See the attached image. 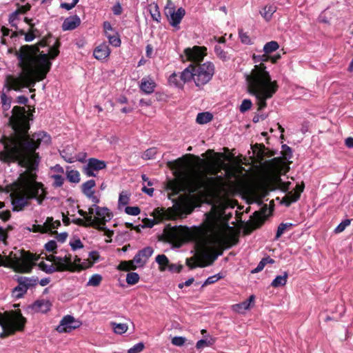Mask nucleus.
Returning <instances> with one entry per match:
<instances>
[{"label":"nucleus","instance_id":"obj_1","mask_svg":"<svg viewBox=\"0 0 353 353\" xmlns=\"http://www.w3.org/2000/svg\"><path fill=\"white\" fill-rule=\"evenodd\" d=\"M9 119V125L12 132L0 138L3 150L0 151V161L10 165L17 163L26 168L19 174L18 179L5 186L4 191L10 193L12 211L20 212L31 204L35 199L42 205L48 195L44 184L37 181L41 157L37 150L41 145L51 143L50 135L45 131L29 132L30 120L32 114H28L24 107L15 105Z\"/></svg>","mask_w":353,"mask_h":353},{"label":"nucleus","instance_id":"obj_2","mask_svg":"<svg viewBox=\"0 0 353 353\" xmlns=\"http://www.w3.org/2000/svg\"><path fill=\"white\" fill-rule=\"evenodd\" d=\"M183 165V158H178L168 163V166L171 170H176L173 172L175 178L169 179L165 186V189L170 190L172 195H177L185 190L190 194L201 193L203 191L210 192L220 189L223 185L224 179L221 176L208 177L197 175L186 183V175L182 170Z\"/></svg>","mask_w":353,"mask_h":353},{"label":"nucleus","instance_id":"obj_3","mask_svg":"<svg viewBox=\"0 0 353 353\" xmlns=\"http://www.w3.org/2000/svg\"><path fill=\"white\" fill-rule=\"evenodd\" d=\"M60 46L59 39H56L53 46L49 48L48 53L41 52L36 63L26 74H20L19 77L8 74L6 77L4 86L8 91H19L23 88L34 86L37 82L45 79L52 67L50 60H54L58 57Z\"/></svg>","mask_w":353,"mask_h":353},{"label":"nucleus","instance_id":"obj_4","mask_svg":"<svg viewBox=\"0 0 353 353\" xmlns=\"http://www.w3.org/2000/svg\"><path fill=\"white\" fill-rule=\"evenodd\" d=\"M266 69L265 64L255 65L250 73L245 75L248 92L257 100L258 111L266 108V101L271 99L279 89L277 81L271 80Z\"/></svg>","mask_w":353,"mask_h":353},{"label":"nucleus","instance_id":"obj_5","mask_svg":"<svg viewBox=\"0 0 353 353\" xmlns=\"http://www.w3.org/2000/svg\"><path fill=\"white\" fill-rule=\"evenodd\" d=\"M210 247L208 248L201 256V262L199 267L204 268L212 265L223 253L225 249L230 248L239 243V234L232 233L228 235L212 234L208 239Z\"/></svg>","mask_w":353,"mask_h":353},{"label":"nucleus","instance_id":"obj_6","mask_svg":"<svg viewBox=\"0 0 353 353\" xmlns=\"http://www.w3.org/2000/svg\"><path fill=\"white\" fill-rule=\"evenodd\" d=\"M52 37L51 33H48L46 37L41 39L39 42L34 45H23L21 46L19 50L15 52L19 63L18 65L22 70L21 74H26L32 67L37 61V58L41 54L40 48L49 46L50 41Z\"/></svg>","mask_w":353,"mask_h":353},{"label":"nucleus","instance_id":"obj_7","mask_svg":"<svg viewBox=\"0 0 353 353\" xmlns=\"http://www.w3.org/2000/svg\"><path fill=\"white\" fill-rule=\"evenodd\" d=\"M214 73V64L211 61H207L201 64H190L181 73L180 78L183 83L192 79L195 85L201 89L212 80Z\"/></svg>","mask_w":353,"mask_h":353},{"label":"nucleus","instance_id":"obj_8","mask_svg":"<svg viewBox=\"0 0 353 353\" xmlns=\"http://www.w3.org/2000/svg\"><path fill=\"white\" fill-rule=\"evenodd\" d=\"M20 255L10 252L5 257L0 254V266L11 268L14 272L19 273H30L36 262L39 259L40 255L31 253L24 250H19Z\"/></svg>","mask_w":353,"mask_h":353},{"label":"nucleus","instance_id":"obj_9","mask_svg":"<svg viewBox=\"0 0 353 353\" xmlns=\"http://www.w3.org/2000/svg\"><path fill=\"white\" fill-rule=\"evenodd\" d=\"M0 316V325L3 329L0 339L7 338L17 332L24 330L27 319L22 315L20 310L6 311Z\"/></svg>","mask_w":353,"mask_h":353},{"label":"nucleus","instance_id":"obj_10","mask_svg":"<svg viewBox=\"0 0 353 353\" xmlns=\"http://www.w3.org/2000/svg\"><path fill=\"white\" fill-rule=\"evenodd\" d=\"M189 237L188 228L182 225L172 227L168 224L165 226L163 234L158 236V240L172 243L175 248H180Z\"/></svg>","mask_w":353,"mask_h":353},{"label":"nucleus","instance_id":"obj_11","mask_svg":"<svg viewBox=\"0 0 353 353\" xmlns=\"http://www.w3.org/2000/svg\"><path fill=\"white\" fill-rule=\"evenodd\" d=\"M268 205H263L261 208L255 211L250 216V221L247 222L243 228V234L245 235L250 234L254 230L260 228L267 219L268 214Z\"/></svg>","mask_w":353,"mask_h":353},{"label":"nucleus","instance_id":"obj_12","mask_svg":"<svg viewBox=\"0 0 353 353\" xmlns=\"http://www.w3.org/2000/svg\"><path fill=\"white\" fill-rule=\"evenodd\" d=\"M164 14L170 25L173 27H177L184 17L185 10L183 8H179L175 11L174 6L171 0H168V3L164 8Z\"/></svg>","mask_w":353,"mask_h":353},{"label":"nucleus","instance_id":"obj_13","mask_svg":"<svg viewBox=\"0 0 353 353\" xmlns=\"http://www.w3.org/2000/svg\"><path fill=\"white\" fill-rule=\"evenodd\" d=\"M183 53L186 61L192 62L191 64H201L207 55V48L194 46L192 48H185Z\"/></svg>","mask_w":353,"mask_h":353},{"label":"nucleus","instance_id":"obj_14","mask_svg":"<svg viewBox=\"0 0 353 353\" xmlns=\"http://www.w3.org/2000/svg\"><path fill=\"white\" fill-rule=\"evenodd\" d=\"M96 214L98 216L97 217L92 218V216H89L87 218V221H92V222L96 221L97 226L95 225L94 229L103 230L105 229L106 222L112 218V214L107 208L97 206Z\"/></svg>","mask_w":353,"mask_h":353},{"label":"nucleus","instance_id":"obj_15","mask_svg":"<svg viewBox=\"0 0 353 353\" xmlns=\"http://www.w3.org/2000/svg\"><path fill=\"white\" fill-rule=\"evenodd\" d=\"M106 166L107 164L105 161L90 158L88 159L87 165L83 167L82 172L88 176L95 177L97 172L105 169Z\"/></svg>","mask_w":353,"mask_h":353},{"label":"nucleus","instance_id":"obj_16","mask_svg":"<svg viewBox=\"0 0 353 353\" xmlns=\"http://www.w3.org/2000/svg\"><path fill=\"white\" fill-rule=\"evenodd\" d=\"M81 323L75 320L72 316L66 315L61 320L56 330L59 333H67L79 327Z\"/></svg>","mask_w":353,"mask_h":353},{"label":"nucleus","instance_id":"obj_17","mask_svg":"<svg viewBox=\"0 0 353 353\" xmlns=\"http://www.w3.org/2000/svg\"><path fill=\"white\" fill-rule=\"evenodd\" d=\"M202 232L209 239L210 235L220 234L216 232V221L215 215L212 213L205 214V219L202 224Z\"/></svg>","mask_w":353,"mask_h":353},{"label":"nucleus","instance_id":"obj_18","mask_svg":"<svg viewBox=\"0 0 353 353\" xmlns=\"http://www.w3.org/2000/svg\"><path fill=\"white\" fill-rule=\"evenodd\" d=\"M153 252L154 250L150 246L145 247L136 254L134 256V261H136V264H137L138 266L143 267Z\"/></svg>","mask_w":353,"mask_h":353},{"label":"nucleus","instance_id":"obj_19","mask_svg":"<svg viewBox=\"0 0 353 353\" xmlns=\"http://www.w3.org/2000/svg\"><path fill=\"white\" fill-rule=\"evenodd\" d=\"M151 216L158 221V223L163 220L172 219L174 216V213L172 208L165 210L163 208H155L151 214Z\"/></svg>","mask_w":353,"mask_h":353},{"label":"nucleus","instance_id":"obj_20","mask_svg":"<svg viewBox=\"0 0 353 353\" xmlns=\"http://www.w3.org/2000/svg\"><path fill=\"white\" fill-rule=\"evenodd\" d=\"M253 153L257 158L263 160L265 157H271L276 154V152L266 148L263 143H256L252 147Z\"/></svg>","mask_w":353,"mask_h":353},{"label":"nucleus","instance_id":"obj_21","mask_svg":"<svg viewBox=\"0 0 353 353\" xmlns=\"http://www.w3.org/2000/svg\"><path fill=\"white\" fill-rule=\"evenodd\" d=\"M51 306H52V304L49 301L41 299V300H37L36 301H34L33 304L30 305V307L34 312L46 313L47 312H48L50 310Z\"/></svg>","mask_w":353,"mask_h":353},{"label":"nucleus","instance_id":"obj_22","mask_svg":"<svg viewBox=\"0 0 353 353\" xmlns=\"http://www.w3.org/2000/svg\"><path fill=\"white\" fill-rule=\"evenodd\" d=\"M157 86L156 83L149 77H143L140 83V90L147 94H152Z\"/></svg>","mask_w":353,"mask_h":353},{"label":"nucleus","instance_id":"obj_23","mask_svg":"<svg viewBox=\"0 0 353 353\" xmlns=\"http://www.w3.org/2000/svg\"><path fill=\"white\" fill-rule=\"evenodd\" d=\"M110 50L106 43H101L98 46L93 52V55L98 60H103L109 57Z\"/></svg>","mask_w":353,"mask_h":353},{"label":"nucleus","instance_id":"obj_24","mask_svg":"<svg viewBox=\"0 0 353 353\" xmlns=\"http://www.w3.org/2000/svg\"><path fill=\"white\" fill-rule=\"evenodd\" d=\"M81 23L80 18L77 15H73L72 17L66 18L63 24H62V30H72L77 28Z\"/></svg>","mask_w":353,"mask_h":353},{"label":"nucleus","instance_id":"obj_25","mask_svg":"<svg viewBox=\"0 0 353 353\" xmlns=\"http://www.w3.org/2000/svg\"><path fill=\"white\" fill-rule=\"evenodd\" d=\"M137 267L136 261H134V259L130 261H122L117 266V270L120 271L130 272L131 270H135Z\"/></svg>","mask_w":353,"mask_h":353},{"label":"nucleus","instance_id":"obj_26","mask_svg":"<svg viewBox=\"0 0 353 353\" xmlns=\"http://www.w3.org/2000/svg\"><path fill=\"white\" fill-rule=\"evenodd\" d=\"M276 6L274 4H269L265 6L260 13L261 16L268 21H269L272 17L273 14L276 11Z\"/></svg>","mask_w":353,"mask_h":353},{"label":"nucleus","instance_id":"obj_27","mask_svg":"<svg viewBox=\"0 0 353 353\" xmlns=\"http://www.w3.org/2000/svg\"><path fill=\"white\" fill-rule=\"evenodd\" d=\"M38 278L20 276L17 279V283L20 285H24L25 287L28 290L31 287H34L37 284Z\"/></svg>","mask_w":353,"mask_h":353},{"label":"nucleus","instance_id":"obj_28","mask_svg":"<svg viewBox=\"0 0 353 353\" xmlns=\"http://www.w3.org/2000/svg\"><path fill=\"white\" fill-rule=\"evenodd\" d=\"M156 262L159 264V270L163 272L168 270L170 265V261L165 254H159L156 256Z\"/></svg>","mask_w":353,"mask_h":353},{"label":"nucleus","instance_id":"obj_29","mask_svg":"<svg viewBox=\"0 0 353 353\" xmlns=\"http://www.w3.org/2000/svg\"><path fill=\"white\" fill-rule=\"evenodd\" d=\"M52 265H54V272L64 271L72 272V270L68 268L69 267L64 263V261L61 256H58L54 263Z\"/></svg>","mask_w":353,"mask_h":353},{"label":"nucleus","instance_id":"obj_30","mask_svg":"<svg viewBox=\"0 0 353 353\" xmlns=\"http://www.w3.org/2000/svg\"><path fill=\"white\" fill-rule=\"evenodd\" d=\"M96 185L95 181L93 179H90L87 181L86 182L83 183L81 185V189L83 193L88 196H92V194H94V192L92 190V189Z\"/></svg>","mask_w":353,"mask_h":353},{"label":"nucleus","instance_id":"obj_31","mask_svg":"<svg viewBox=\"0 0 353 353\" xmlns=\"http://www.w3.org/2000/svg\"><path fill=\"white\" fill-rule=\"evenodd\" d=\"M213 119V115L209 112L199 113L196 116V121L199 124H205Z\"/></svg>","mask_w":353,"mask_h":353},{"label":"nucleus","instance_id":"obj_32","mask_svg":"<svg viewBox=\"0 0 353 353\" xmlns=\"http://www.w3.org/2000/svg\"><path fill=\"white\" fill-rule=\"evenodd\" d=\"M293 226L294 225L291 223H281L279 224L274 239L278 240L285 232L290 230Z\"/></svg>","mask_w":353,"mask_h":353},{"label":"nucleus","instance_id":"obj_33","mask_svg":"<svg viewBox=\"0 0 353 353\" xmlns=\"http://www.w3.org/2000/svg\"><path fill=\"white\" fill-rule=\"evenodd\" d=\"M288 274L285 272L283 275L277 276L272 282L271 285L274 288L284 286L287 283Z\"/></svg>","mask_w":353,"mask_h":353},{"label":"nucleus","instance_id":"obj_34","mask_svg":"<svg viewBox=\"0 0 353 353\" xmlns=\"http://www.w3.org/2000/svg\"><path fill=\"white\" fill-rule=\"evenodd\" d=\"M214 52L216 57L223 61H227L230 59L228 52H225L219 45H216L214 46Z\"/></svg>","mask_w":353,"mask_h":353},{"label":"nucleus","instance_id":"obj_35","mask_svg":"<svg viewBox=\"0 0 353 353\" xmlns=\"http://www.w3.org/2000/svg\"><path fill=\"white\" fill-rule=\"evenodd\" d=\"M110 325L114 330V332L118 334H122L126 332L128 328L126 323H117L115 322H111Z\"/></svg>","mask_w":353,"mask_h":353},{"label":"nucleus","instance_id":"obj_36","mask_svg":"<svg viewBox=\"0 0 353 353\" xmlns=\"http://www.w3.org/2000/svg\"><path fill=\"white\" fill-rule=\"evenodd\" d=\"M27 290L28 289L24 285H20L18 283V285L12 290V296L17 299H20L23 296V295L27 292Z\"/></svg>","mask_w":353,"mask_h":353},{"label":"nucleus","instance_id":"obj_37","mask_svg":"<svg viewBox=\"0 0 353 353\" xmlns=\"http://www.w3.org/2000/svg\"><path fill=\"white\" fill-rule=\"evenodd\" d=\"M66 176L68 181L71 183H79L80 181V174L77 170H67Z\"/></svg>","mask_w":353,"mask_h":353},{"label":"nucleus","instance_id":"obj_38","mask_svg":"<svg viewBox=\"0 0 353 353\" xmlns=\"http://www.w3.org/2000/svg\"><path fill=\"white\" fill-rule=\"evenodd\" d=\"M72 222L77 225L88 228V227H92L94 228L95 225L97 226V224H96V221L92 222V221H85L83 219H75L72 221Z\"/></svg>","mask_w":353,"mask_h":353},{"label":"nucleus","instance_id":"obj_39","mask_svg":"<svg viewBox=\"0 0 353 353\" xmlns=\"http://www.w3.org/2000/svg\"><path fill=\"white\" fill-rule=\"evenodd\" d=\"M279 48V45L277 41H271L270 42H268L265 44L263 47V51L266 54H270L276 50H278Z\"/></svg>","mask_w":353,"mask_h":353},{"label":"nucleus","instance_id":"obj_40","mask_svg":"<svg viewBox=\"0 0 353 353\" xmlns=\"http://www.w3.org/2000/svg\"><path fill=\"white\" fill-rule=\"evenodd\" d=\"M103 280L102 276L99 274H93L87 283L88 286L97 287Z\"/></svg>","mask_w":353,"mask_h":353},{"label":"nucleus","instance_id":"obj_41","mask_svg":"<svg viewBox=\"0 0 353 353\" xmlns=\"http://www.w3.org/2000/svg\"><path fill=\"white\" fill-rule=\"evenodd\" d=\"M140 277L137 272H128L126 275V282L129 285H135L139 281Z\"/></svg>","mask_w":353,"mask_h":353},{"label":"nucleus","instance_id":"obj_42","mask_svg":"<svg viewBox=\"0 0 353 353\" xmlns=\"http://www.w3.org/2000/svg\"><path fill=\"white\" fill-rule=\"evenodd\" d=\"M281 148H282V150H281L282 157L285 161L290 159L292 157V148L290 147H289L288 145H287L286 144H283Z\"/></svg>","mask_w":353,"mask_h":353},{"label":"nucleus","instance_id":"obj_43","mask_svg":"<svg viewBox=\"0 0 353 353\" xmlns=\"http://www.w3.org/2000/svg\"><path fill=\"white\" fill-rule=\"evenodd\" d=\"M168 81L170 84H173L177 87H182L185 83L181 81L180 76L178 77L176 73L172 74L170 76Z\"/></svg>","mask_w":353,"mask_h":353},{"label":"nucleus","instance_id":"obj_44","mask_svg":"<svg viewBox=\"0 0 353 353\" xmlns=\"http://www.w3.org/2000/svg\"><path fill=\"white\" fill-rule=\"evenodd\" d=\"M105 36L108 37L109 42L111 45L115 47L120 46L121 42L117 33H115V34L113 35H111L110 34H107V35Z\"/></svg>","mask_w":353,"mask_h":353},{"label":"nucleus","instance_id":"obj_45","mask_svg":"<svg viewBox=\"0 0 353 353\" xmlns=\"http://www.w3.org/2000/svg\"><path fill=\"white\" fill-rule=\"evenodd\" d=\"M50 231V227L48 225H46V222L43 225H33L32 226V232H40L41 234L47 233Z\"/></svg>","mask_w":353,"mask_h":353},{"label":"nucleus","instance_id":"obj_46","mask_svg":"<svg viewBox=\"0 0 353 353\" xmlns=\"http://www.w3.org/2000/svg\"><path fill=\"white\" fill-rule=\"evenodd\" d=\"M250 307V303L248 301H243L233 305L234 310L238 312L248 310Z\"/></svg>","mask_w":353,"mask_h":353},{"label":"nucleus","instance_id":"obj_47","mask_svg":"<svg viewBox=\"0 0 353 353\" xmlns=\"http://www.w3.org/2000/svg\"><path fill=\"white\" fill-rule=\"evenodd\" d=\"M351 219H345L335 229L334 232L336 234L341 233L345 230V229L350 225Z\"/></svg>","mask_w":353,"mask_h":353},{"label":"nucleus","instance_id":"obj_48","mask_svg":"<svg viewBox=\"0 0 353 353\" xmlns=\"http://www.w3.org/2000/svg\"><path fill=\"white\" fill-rule=\"evenodd\" d=\"M39 268L47 274L54 273V265H47L45 262L41 261L38 264Z\"/></svg>","mask_w":353,"mask_h":353},{"label":"nucleus","instance_id":"obj_49","mask_svg":"<svg viewBox=\"0 0 353 353\" xmlns=\"http://www.w3.org/2000/svg\"><path fill=\"white\" fill-rule=\"evenodd\" d=\"M252 105V103L250 99H244L243 100L240 107L239 110L241 113H244L246 111L249 110Z\"/></svg>","mask_w":353,"mask_h":353},{"label":"nucleus","instance_id":"obj_50","mask_svg":"<svg viewBox=\"0 0 353 353\" xmlns=\"http://www.w3.org/2000/svg\"><path fill=\"white\" fill-rule=\"evenodd\" d=\"M46 225H48L50 227V231L51 229L58 228L61 225V222L59 220L54 221L52 217H48L46 221Z\"/></svg>","mask_w":353,"mask_h":353},{"label":"nucleus","instance_id":"obj_51","mask_svg":"<svg viewBox=\"0 0 353 353\" xmlns=\"http://www.w3.org/2000/svg\"><path fill=\"white\" fill-rule=\"evenodd\" d=\"M1 102L6 110H8L10 107L11 98L8 97L4 92L1 94Z\"/></svg>","mask_w":353,"mask_h":353},{"label":"nucleus","instance_id":"obj_52","mask_svg":"<svg viewBox=\"0 0 353 353\" xmlns=\"http://www.w3.org/2000/svg\"><path fill=\"white\" fill-rule=\"evenodd\" d=\"M45 249L50 252L57 253V245L55 241L51 240L45 244Z\"/></svg>","mask_w":353,"mask_h":353},{"label":"nucleus","instance_id":"obj_53","mask_svg":"<svg viewBox=\"0 0 353 353\" xmlns=\"http://www.w3.org/2000/svg\"><path fill=\"white\" fill-rule=\"evenodd\" d=\"M223 276L221 275L220 274H217L211 276H209L205 281L204 282L203 286L213 284L222 279Z\"/></svg>","mask_w":353,"mask_h":353},{"label":"nucleus","instance_id":"obj_54","mask_svg":"<svg viewBox=\"0 0 353 353\" xmlns=\"http://www.w3.org/2000/svg\"><path fill=\"white\" fill-rule=\"evenodd\" d=\"M239 34L241 41L244 44H251V39L247 32H244L242 29L239 30Z\"/></svg>","mask_w":353,"mask_h":353},{"label":"nucleus","instance_id":"obj_55","mask_svg":"<svg viewBox=\"0 0 353 353\" xmlns=\"http://www.w3.org/2000/svg\"><path fill=\"white\" fill-rule=\"evenodd\" d=\"M125 212L129 215L137 216L140 214L141 210L137 206H127L125 209Z\"/></svg>","mask_w":353,"mask_h":353},{"label":"nucleus","instance_id":"obj_56","mask_svg":"<svg viewBox=\"0 0 353 353\" xmlns=\"http://www.w3.org/2000/svg\"><path fill=\"white\" fill-rule=\"evenodd\" d=\"M157 153V148H150L148 149L143 154V157L145 159H154L155 157V155Z\"/></svg>","mask_w":353,"mask_h":353},{"label":"nucleus","instance_id":"obj_57","mask_svg":"<svg viewBox=\"0 0 353 353\" xmlns=\"http://www.w3.org/2000/svg\"><path fill=\"white\" fill-rule=\"evenodd\" d=\"M253 59H254V62H256V63L261 61V63H260L259 64V65H260L261 63L264 64L263 62H266V61H270V56L269 55V54H266L265 52H264L263 54L259 55L257 57L254 55Z\"/></svg>","mask_w":353,"mask_h":353},{"label":"nucleus","instance_id":"obj_58","mask_svg":"<svg viewBox=\"0 0 353 353\" xmlns=\"http://www.w3.org/2000/svg\"><path fill=\"white\" fill-rule=\"evenodd\" d=\"M81 259L79 258L77 256H75L74 261H72V265H74V268H75V272H80L84 269L86 268L85 266H83V265L80 264Z\"/></svg>","mask_w":353,"mask_h":353},{"label":"nucleus","instance_id":"obj_59","mask_svg":"<svg viewBox=\"0 0 353 353\" xmlns=\"http://www.w3.org/2000/svg\"><path fill=\"white\" fill-rule=\"evenodd\" d=\"M144 349L143 343H138L128 350V353H139Z\"/></svg>","mask_w":353,"mask_h":353},{"label":"nucleus","instance_id":"obj_60","mask_svg":"<svg viewBox=\"0 0 353 353\" xmlns=\"http://www.w3.org/2000/svg\"><path fill=\"white\" fill-rule=\"evenodd\" d=\"M285 160L282 157H274V158L272 159L269 163H270V165L277 168V167L281 166L282 164H283L285 163Z\"/></svg>","mask_w":353,"mask_h":353},{"label":"nucleus","instance_id":"obj_61","mask_svg":"<svg viewBox=\"0 0 353 353\" xmlns=\"http://www.w3.org/2000/svg\"><path fill=\"white\" fill-rule=\"evenodd\" d=\"M53 186L55 188L61 187L64 183V178L61 175L55 174L53 176Z\"/></svg>","mask_w":353,"mask_h":353},{"label":"nucleus","instance_id":"obj_62","mask_svg":"<svg viewBox=\"0 0 353 353\" xmlns=\"http://www.w3.org/2000/svg\"><path fill=\"white\" fill-rule=\"evenodd\" d=\"M17 10L19 14H24L31 9V5L30 3H26L23 6H20L19 3H17Z\"/></svg>","mask_w":353,"mask_h":353},{"label":"nucleus","instance_id":"obj_63","mask_svg":"<svg viewBox=\"0 0 353 353\" xmlns=\"http://www.w3.org/2000/svg\"><path fill=\"white\" fill-rule=\"evenodd\" d=\"M186 339L183 336H174L172 339V343L176 346H182L185 343Z\"/></svg>","mask_w":353,"mask_h":353},{"label":"nucleus","instance_id":"obj_64","mask_svg":"<svg viewBox=\"0 0 353 353\" xmlns=\"http://www.w3.org/2000/svg\"><path fill=\"white\" fill-rule=\"evenodd\" d=\"M143 223L142 228H152L155 224L158 223V221H157L154 219H150L148 218H145L143 219Z\"/></svg>","mask_w":353,"mask_h":353}]
</instances>
